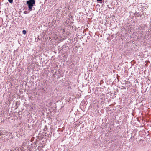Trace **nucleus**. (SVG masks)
Listing matches in <instances>:
<instances>
[{
    "label": "nucleus",
    "instance_id": "obj_1",
    "mask_svg": "<svg viewBox=\"0 0 151 151\" xmlns=\"http://www.w3.org/2000/svg\"><path fill=\"white\" fill-rule=\"evenodd\" d=\"M35 3V0H29L27 1L26 4L28 5L29 9L30 11L32 10V7Z\"/></svg>",
    "mask_w": 151,
    "mask_h": 151
},
{
    "label": "nucleus",
    "instance_id": "obj_2",
    "mask_svg": "<svg viewBox=\"0 0 151 151\" xmlns=\"http://www.w3.org/2000/svg\"><path fill=\"white\" fill-rule=\"evenodd\" d=\"M11 134L10 132H9L4 129L0 131V135L1 137L3 138L4 136H8Z\"/></svg>",
    "mask_w": 151,
    "mask_h": 151
},
{
    "label": "nucleus",
    "instance_id": "obj_3",
    "mask_svg": "<svg viewBox=\"0 0 151 151\" xmlns=\"http://www.w3.org/2000/svg\"><path fill=\"white\" fill-rule=\"evenodd\" d=\"M27 33V32H26V31L25 30H23L22 31V33L23 34H25Z\"/></svg>",
    "mask_w": 151,
    "mask_h": 151
},
{
    "label": "nucleus",
    "instance_id": "obj_4",
    "mask_svg": "<svg viewBox=\"0 0 151 151\" xmlns=\"http://www.w3.org/2000/svg\"><path fill=\"white\" fill-rule=\"evenodd\" d=\"M8 1L10 3H12L13 2V0H8Z\"/></svg>",
    "mask_w": 151,
    "mask_h": 151
},
{
    "label": "nucleus",
    "instance_id": "obj_5",
    "mask_svg": "<svg viewBox=\"0 0 151 151\" xmlns=\"http://www.w3.org/2000/svg\"><path fill=\"white\" fill-rule=\"evenodd\" d=\"M102 0H97V1H102Z\"/></svg>",
    "mask_w": 151,
    "mask_h": 151
},
{
    "label": "nucleus",
    "instance_id": "obj_6",
    "mask_svg": "<svg viewBox=\"0 0 151 151\" xmlns=\"http://www.w3.org/2000/svg\"><path fill=\"white\" fill-rule=\"evenodd\" d=\"M24 13L26 14L27 13L26 11H25L24 12Z\"/></svg>",
    "mask_w": 151,
    "mask_h": 151
}]
</instances>
